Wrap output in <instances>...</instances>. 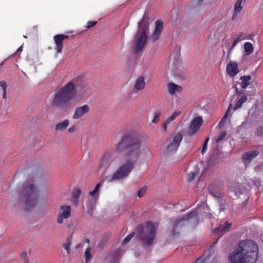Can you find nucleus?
Wrapping results in <instances>:
<instances>
[{
  "mask_svg": "<svg viewBox=\"0 0 263 263\" xmlns=\"http://www.w3.org/2000/svg\"><path fill=\"white\" fill-rule=\"evenodd\" d=\"M141 146V140L138 134L131 133L123 136L116 144L115 152L121 153L126 151L125 155L128 160L121 165L111 176L106 177L103 180L98 183L94 190L97 192L100 187L101 183L104 181L111 182L127 178L134 169L135 163L140 157Z\"/></svg>",
  "mask_w": 263,
  "mask_h": 263,
  "instance_id": "obj_1",
  "label": "nucleus"
},
{
  "mask_svg": "<svg viewBox=\"0 0 263 263\" xmlns=\"http://www.w3.org/2000/svg\"><path fill=\"white\" fill-rule=\"evenodd\" d=\"M258 254V247L254 241L243 240L229 254L228 260L230 263H256Z\"/></svg>",
  "mask_w": 263,
  "mask_h": 263,
  "instance_id": "obj_2",
  "label": "nucleus"
},
{
  "mask_svg": "<svg viewBox=\"0 0 263 263\" xmlns=\"http://www.w3.org/2000/svg\"><path fill=\"white\" fill-rule=\"evenodd\" d=\"M76 80L72 79L64 86L57 89L54 92L51 104L55 107H62L65 110L70 109L68 102L76 96Z\"/></svg>",
  "mask_w": 263,
  "mask_h": 263,
  "instance_id": "obj_3",
  "label": "nucleus"
},
{
  "mask_svg": "<svg viewBox=\"0 0 263 263\" xmlns=\"http://www.w3.org/2000/svg\"><path fill=\"white\" fill-rule=\"evenodd\" d=\"M42 191L33 183L25 185L20 194L17 204L23 205L26 211H30L37 205L40 192Z\"/></svg>",
  "mask_w": 263,
  "mask_h": 263,
  "instance_id": "obj_4",
  "label": "nucleus"
},
{
  "mask_svg": "<svg viewBox=\"0 0 263 263\" xmlns=\"http://www.w3.org/2000/svg\"><path fill=\"white\" fill-rule=\"evenodd\" d=\"M148 33V24L142 19L138 23V29L132 42V48L134 53H139L143 49L147 42Z\"/></svg>",
  "mask_w": 263,
  "mask_h": 263,
  "instance_id": "obj_5",
  "label": "nucleus"
},
{
  "mask_svg": "<svg viewBox=\"0 0 263 263\" xmlns=\"http://www.w3.org/2000/svg\"><path fill=\"white\" fill-rule=\"evenodd\" d=\"M137 231L138 237L144 247L152 245L156 238V230L152 222H147L145 227L142 225L138 226Z\"/></svg>",
  "mask_w": 263,
  "mask_h": 263,
  "instance_id": "obj_6",
  "label": "nucleus"
},
{
  "mask_svg": "<svg viewBox=\"0 0 263 263\" xmlns=\"http://www.w3.org/2000/svg\"><path fill=\"white\" fill-rule=\"evenodd\" d=\"M199 220V218L197 213L195 211H192L182 217L177 218L172 222V233L173 235L179 234V232H175V229L184 226V222L185 221H189L190 223L196 224L198 223Z\"/></svg>",
  "mask_w": 263,
  "mask_h": 263,
  "instance_id": "obj_7",
  "label": "nucleus"
},
{
  "mask_svg": "<svg viewBox=\"0 0 263 263\" xmlns=\"http://www.w3.org/2000/svg\"><path fill=\"white\" fill-rule=\"evenodd\" d=\"M182 138L183 136L182 134L180 133H174L166 141L168 144L165 150L166 153L167 154L175 153L177 151Z\"/></svg>",
  "mask_w": 263,
  "mask_h": 263,
  "instance_id": "obj_8",
  "label": "nucleus"
},
{
  "mask_svg": "<svg viewBox=\"0 0 263 263\" xmlns=\"http://www.w3.org/2000/svg\"><path fill=\"white\" fill-rule=\"evenodd\" d=\"M71 208L69 205H63L60 208L56 221L58 224H61L64 220L70 216Z\"/></svg>",
  "mask_w": 263,
  "mask_h": 263,
  "instance_id": "obj_9",
  "label": "nucleus"
},
{
  "mask_svg": "<svg viewBox=\"0 0 263 263\" xmlns=\"http://www.w3.org/2000/svg\"><path fill=\"white\" fill-rule=\"evenodd\" d=\"M202 123L203 120L201 117H198L193 119L189 125L187 135L190 136L194 135L200 128Z\"/></svg>",
  "mask_w": 263,
  "mask_h": 263,
  "instance_id": "obj_10",
  "label": "nucleus"
},
{
  "mask_svg": "<svg viewBox=\"0 0 263 263\" xmlns=\"http://www.w3.org/2000/svg\"><path fill=\"white\" fill-rule=\"evenodd\" d=\"M259 154V152L257 150L250 151L244 153L242 155L241 159L245 167H247L252 160Z\"/></svg>",
  "mask_w": 263,
  "mask_h": 263,
  "instance_id": "obj_11",
  "label": "nucleus"
},
{
  "mask_svg": "<svg viewBox=\"0 0 263 263\" xmlns=\"http://www.w3.org/2000/svg\"><path fill=\"white\" fill-rule=\"evenodd\" d=\"M68 37V35L61 34H57L53 37L54 42L55 44V50L58 53L62 52L63 48V41Z\"/></svg>",
  "mask_w": 263,
  "mask_h": 263,
  "instance_id": "obj_12",
  "label": "nucleus"
},
{
  "mask_svg": "<svg viewBox=\"0 0 263 263\" xmlns=\"http://www.w3.org/2000/svg\"><path fill=\"white\" fill-rule=\"evenodd\" d=\"M163 28V23L161 21H157L155 23V30L153 32L151 40L153 42L159 39Z\"/></svg>",
  "mask_w": 263,
  "mask_h": 263,
  "instance_id": "obj_13",
  "label": "nucleus"
},
{
  "mask_svg": "<svg viewBox=\"0 0 263 263\" xmlns=\"http://www.w3.org/2000/svg\"><path fill=\"white\" fill-rule=\"evenodd\" d=\"M112 152L110 150H107L103 155L100 163V167H104L108 166L111 161Z\"/></svg>",
  "mask_w": 263,
  "mask_h": 263,
  "instance_id": "obj_14",
  "label": "nucleus"
},
{
  "mask_svg": "<svg viewBox=\"0 0 263 263\" xmlns=\"http://www.w3.org/2000/svg\"><path fill=\"white\" fill-rule=\"evenodd\" d=\"M89 110V107L87 104L77 107L75 109L72 118L73 119H79L84 114L88 112Z\"/></svg>",
  "mask_w": 263,
  "mask_h": 263,
  "instance_id": "obj_15",
  "label": "nucleus"
},
{
  "mask_svg": "<svg viewBox=\"0 0 263 263\" xmlns=\"http://www.w3.org/2000/svg\"><path fill=\"white\" fill-rule=\"evenodd\" d=\"M227 71L230 76H235L239 72L237 63L235 61L229 62L227 66Z\"/></svg>",
  "mask_w": 263,
  "mask_h": 263,
  "instance_id": "obj_16",
  "label": "nucleus"
},
{
  "mask_svg": "<svg viewBox=\"0 0 263 263\" xmlns=\"http://www.w3.org/2000/svg\"><path fill=\"white\" fill-rule=\"evenodd\" d=\"M248 39H249V35L245 33L241 32L238 34L236 35V38L234 39L232 45L229 49L230 51L229 52V54L230 53L231 50L233 49L239 42Z\"/></svg>",
  "mask_w": 263,
  "mask_h": 263,
  "instance_id": "obj_17",
  "label": "nucleus"
},
{
  "mask_svg": "<svg viewBox=\"0 0 263 263\" xmlns=\"http://www.w3.org/2000/svg\"><path fill=\"white\" fill-rule=\"evenodd\" d=\"M81 194V191L79 188L74 189L72 192V199L71 201L73 204L76 206L79 204V199Z\"/></svg>",
  "mask_w": 263,
  "mask_h": 263,
  "instance_id": "obj_18",
  "label": "nucleus"
},
{
  "mask_svg": "<svg viewBox=\"0 0 263 263\" xmlns=\"http://www.w3.org/2000/svg\"><path fill=\"white\" fill-rule=\"evenodd\" d=\"M69 124V121L65 119L62 122L58 123L55 125V130L57 132H62L66 129Z\"/></svg>",
  "mask_w": 263,
  "mask_h": 263,
  "instance_id": "obj_19",
  "label": "nucleus"
},
{
  "mask_svg": "<svg viewBox=\"0 0 263 263\" xmlns=\"http://www.w3.org/2000/svg\"><path fill=\"white\" fill-rule=\"evenodd\" d=\"M145 85L144 77H140L137 79L134 85V89L136 90L143 89Z\"/></svg>",
  "mask_w": 263,
  "mask_h": 263,
  "instance_id": "obj_20",
  "label": "nucleus"
},
{
  "mask_svg": "<svg viewBox=\"0 0 263 263\" xmlns=\"http://www.w3.org/2000/svg\"><path fill=\"white\" fill-rule=\"evenodd\" d=\"M167 89L168 93L173 95L176 92H180L181 90V87L175 83H170L167 85Z\"/></svg>",
  "mask_w": 263,
  "mask_h": 263,
  "instance_id": "obj_21",
  "label": "nucleus"
},
{
  "mask_svg": "<svg viewBox=\"0 0 263 263\" xmlns=\"http://www.w3.org/2000/svg\"><path fill=\"white\" fill-rule=\"evenodd\" d=\"M238 96L237 101L233 107L234 110H236L237 109L241 107L242 104L246 102L247 100V96L246 93L243 94L240 96Z\"/></svg>",
  "mask_w": 263,
  "mask_h": 263,
  "instance_id": "obj_22",
  "label": "nucleus"
},
{
  "mask_svg": "<svg viewBox=\"0 0 263 263\" xmlns=\"http://www.w3.org/2000/svg\"><path fill=\"white\" fill-rule=\"evenodd\" d=\"M231 226V223L228 222H225L222 225H221L218 228L214 229V232L215 233L219 234L222 232L228 230Z\"/></svg>",
  "mask_w": 263,
  "mask_h": 263,
  "instance_id": "obj_23",
  "label": "nucleus"
},
{
  "mask_svg": "<svg viewBox=\"0 0 263 263\" xmlns=\"http://www.w3.org/2000/svg\"><path fill=\"white\" fill-rule=\"evenodd\" d=\"M241 81V87L245 89L250 84L251 77L250 76H243L240 78Z\"/></svg>",
  "mask_w": 263,
  "mask_h": 263,
  "instance_id": "obj_24",
  "label": "nucleus"
},
{
  "mask_svg": "<svg viewBox=\"0 0 263 263\" xmlns=\"http://www.w3.org/2000/svg\"><path fill=\"white\" fill-rule=\"evenodd\" d=\"M244 48L247 55L251 54L254 50L252 44L250 42H246L244 44Z\"/></svg>",
  "mask_w": 263,
  "mask_h": 263,
  "instance_id": "obj_25",
  "label": "nucleus"
},
{
  "mask_svg": "<svg viewBox=\"0 0 263 263\" xmlns=\"http://www.w3.org/2000/svg\"><path fill=\"white\" fill-rule=\"evenodd\" d=\"M71 245V240L70 238H68L66 240L65 243L63 245V247L64 249H65L67 251V254H70V247Z\"/></svg>",
  "mask_w": 263,
  "mask_h": 263,
  "instance_id": "obj_26",
  "label": "nucleus"
},
{
  "mask_svg": "<svg viewBox=\"0 0 263 263\" xmlns=\"http://www.w3.org/2000/svg\"><path fill=\"white\" fill-rule=\"evenodd\" d=\"M242 2V0H237L235 4L234 11L236 12H240L242 10V7L241 6V4Z\"/></svg>",
  "mask_w": 263,
  "mask_h": 263,
  "instance_id": "obj_27",
  "label": "nucleus"
},
{
  "mask_svg": "<svg viewBox=\"0 0 263 263\" xmlns=\"http://www.w3.org/2000/svg\"><path fill=\"white\" fill-rule=\"evenodd\" d=\"M219 204V210L220 211H223L226 208V200L219 198L218 200Z\"/></svg>",
  "mask_w": 263,
  "mask_h": 263,
  "instance_id": "obj_28",
  "label": "nucleus"
},
{
  "mask_svg": "<svg viewBox=\"0 0 263 263\" xmlns=\"http://www.w3.org/2000/svg\"><path fill=\"white\" fill-rule=\"evenodd\" d=\"M180 114V111H175L170 117H168L165 121H166L167 123H170Z\"/></svg>",
  "mask_w": 263,
  "mask_h": 263,
  "instance_id": "obj_29",
  "label": "nucleus"
},
{
  "mask_svg": "<svg viewBox=\"0 0 263 263\" xmlns=\"http://www.w3.org/2000/svg\"><path fill=\"white\" fill-rule=\"evenodd\" d=\"M232 106V104H230L225 113V115L224 116H223V117L222 118V119H221V121L220 122V126L222 125V124H223V123H224V122L226 121V120H227V118H228V114Z\"/></svg>",
  "mask_w": 263,
  "mask_h": 263,
  "instance_id": "obj_30",
  "label": "nucleus"
},
{
  "mask_svg": "<svg viewBox=\"0 0 263 263\" xmlns=\"http://www.w3.org/2000/svg\"><path fill=\"white\" fill-rule=\"evenodd\" d=\"M254 134L256 136L263 137V126H258L254 132Z\"/></svg>",
  "mask_w": 263,
  "mask_h": 263,
  "instance_id": "obj_31",
  "label": "nucleus"
},
{
  "mask_svg": "<svg viewBox=\"0 0 263 263\" xmlns=\"http://www.w3.org/2000/svg\"><path fill=\"white\" fill-rule=\"evenodd\" d=\"M85 261L88 262L91 260L90 249L88 248L85 252Z\"/></svg>",
  "mask_w": 263,
  "mask_h": 263,
  "instance_id": "obj_32",
  "label": "nucleus"
},
{
  "mask_svg": "<svg viewBox=\"0 0 263 263\" xmlns=\"http://www.w3.org/2000/svg\"><path fill=\"white\" fill-rule=\"evenodd\" d=\"M161 115V113L160 111H156L155 112V115H154V118L152 120V122L154 123H157L159 120Z\"/></svg>",
  "mask_w": 263,
  "mask_h": 263,
  "instance_id": "obj_33",
  "label": "nucleus"
},
{
  "mask_svg": "<svg viewBox=\"0 0 263 263\" xmlns=\"http://www.w3.org/2000/svg\"><path fill=\"white\" fill-rule=\"evenodd\" d=\"M134 235H135V233L134 232L131 233L126 238H125L123 239V240L122 241V243L123 245H126L127 243H128V242L130 241V240L134 237Z\"/></svg>",
  "mask_w": 263,
  "mask_h": 263,
  "instance_id": "obj_34",
  "label": "nucleus"
},
{
  "mask_svg": "<svg viewBox=\"0 0 263 263\" xmlns=\"http://www.w3.org/2000/svg\"><path fill=\"white\" fill-rule=\"evenodd\" d=\"M209 141V137H208L204 142L203 144L202 149L201 150V153L204 154L207 149L208 143Z\"/></svg>",
  "mask_w": 263,
  "mask_h": 263,
  "instance_id": "obj_35",
  "label": "nucleus"
},
{
  "mask_svg": "<svg viewBox=\"0 0 263 263\" xmlns=\"http://www.w3.org/2000/svg\"><path fill=\"white\" fill-rule=\"evenodd\" d=\"M226 136V133L225 132L221 133L217 137V139H216V143L220 142L221 140H222Z\"/></svg>",
  "mask_w": 263,
  "mask_h": 263,
  "instance_id": "obj_36",
  "label": "nucleus"
},
{
  "mask_svg": "<svg viewBox=\"0 0 263 263\" xmlns=\"http://www.w3.org/2000/svg\"><path fill=\"white\" fill-rule=\"evenodd\" d=\"M146 189L147 188L146 186H144L138 192V196L140 198L142 197L145 193Z\"/></svg>",
  "mask_w": 263,
  "mask_h": 263,
  "instance_id": "obj_37",
  "label": "nucleus"
},
{
  "mask_svg": "<svg viewBox=\"0 0 263 263\" xmlns=\"http://www.w3.org/2000/svg\"><path fill=\"white\" fill-rule=\"evenodd\" d=\"M235 94L238 95V96H241L243 94L246 93V91L243 90H239L238 88L237 87H235Z\"/></svg>",
  "mask_w": 263,
  "mask_h": 263,
  "instance_id": "obj_38",
  "label": "nucleus"
},
{
  "mask_svg": "<svg viewBox=\"0 0 263 263\" xmlns=\"http://www.w3.org/2000/svg\"><path fill=\"white\" fill-rule=\"evenodd\" d=\"M195 178V173L194 172H190L188 174L187 180L189 181H193Z\"/></svg>",
  "mask_w": 263,
  "mask_h": 263,
  "instance_id": "obj_39",
  "label": "nucleus"
},
{
  "mask_svg": "<svg viewBox=\"0 0 263 263\" xmlns=\"http://www.w3.org/2000/svg\"><path fill=\"white\" fill-rule=\"evenodd\" d=\"M97 23V21H89L87 24V28H90L95 26Z\"/></svg>",
  "mask_w": 263,
  "mask_h": 263,
  "instance_id": "obj_40",
  "label": "nucleus"
},
{
  "mask_svg": "<svg viewBox=\"0 0 263 263\" xmlns=\"http://www.w3.org/2000/svg\"><path fill=\"white\" fill-rule=\"evenodd\" d=\"M121 254H122V251L120 249H117L114 253V256L115 257H118L120 256Z\"/></svg>",
  "mask_w": 263,
  "mask_h": 263,
  "instance_id": "obj_41",
  "label": "nucleus"
},
{
  "mask_svg": "<svg viewBox=\"0 0 263 263\" xmlns=\"http://www.w3.org/2000/svg\"><path fill=\"white\" fill-rule=\"evenodd\" d=\"M0 87H1L3 88V90H7V85L5 81H0Z\"/></svg>",
  "mask_w": 263,
  "mask_h": 263,
  "instance_id": "obj_42",
  "label": "nucleus"
},
{
  "mask_svg": "<svg viewBox=\"0 0 263 263\" xmlns=\"http://www.w3.org/2000/svg\"><path fill=\"white\" fill-rule=\"evenodd\" d=\"M168 123H167L166 121H165L162 124V128L164 132L166 131L167 126L168 124Z\"/></svg>",
  "mask_w": 263,
  "mask_h": 263,
  "instance_id": "obj_43",
  "label": "nucleus"
},
{
  "mask_svg": "<svg viewBox=\"0 0 263 263\" xmlns=\"http://www.w3.org/2000/svg\"><path fill=\"white\" fill-rule=\"evenodd\" d=\"M76 130V126H72L70 128H68V131L69 133H73Z\"/></svg>",
  "mask_w": 263,
  "mask_h": 263,
  "instance_id": "obj_44",
  "label": "nucleus"
},
{
  "mask_svg": "<svg viewBox=\"0 0 263 263\" xmlns=\"http://www.w3.org/2000/svg\"><path fill=\"white\" fill-rule=\"evenodd\" d=\"M239 12H235V11H234V12L233 13V15L232 16V20H234L236 18V17H237V14L238 13H239Z\"/></svg>",
  "mask_w": 263,
  "mask_h": 263,
  "instance_id": "obj_45",
  "label": "nucleus"
},
{
  "mask_svg": "<svg viewBox=\"0 0 263 263\" xmlns=\"http://www.w3.org/2000/svg\"><path fill=\"white\" fill-rule=\"evenodd\" d=\"M203 0H193V3L197 5H200L203 2Z\"/></svg>",
  "mask_w": 263,
  "mask_h": 263,
  "instance_id": "obj_46",
  "label": "nucleus"
},
{
  "mask_svg": "<svg viewBox=\"0 0 263 263\" xmlns=\"http://www.w3.org/2000/svg\"><path fill=\"white\" fill-rule=\"evenodd\" d=\"M97 193V192L93 190V191L89 192V194L91 196H93L95 195V194Z\"/></svg>",
  "mask_w": 263,
  "mask_h": 263,
  "instance_id": "obj_47",
  "label": "nucleus"
},
{
  "mask_svg": "<svg viewBox=\"0 0 263 263\" xmlns=\"http://www.w3.org/2000/svg\"><path fill=\"white\" fill-rule=\"evenodd\" d=\"M7 90H3V99H5L6 97Z\"/></svg>",
  "mask_w": 263,
  "mask_h": 263,
  "instance_id": "obj_48",
  "label": "nucleus"
},
{
  "mask_svg": "<svg viewBox=\"0 0 263 263\" xmlns=\"http://www.w3.org/2000/svg\"><path fill=\"white\" fill-rule=\"evenodd\" d=\"M27 256V253L26 252H23L21 254V257L23 258H25Z\"/></svg>",
  "mask_w": 263,
  "mask_h": 263,
  "instance_id": "obj_49",
  "label": "nucleus"
},
{
  "mask_svg": "<svg viewBox=\"0 0 263 263\" xmlns=\"http://www.w3.org/2000/svg\"><path fill=\"white\" fill-rule=\"evenodd\" d=\"M203 259L201 257L198 258L195 263H202Z\"/></svg>",
  "mask_w": 263,
  "mask_h": 263,
  "instance_id": "obj_50",
  "label": "nucleus"
},
{
  "mask_svg": "<svg viewBox=\"0 0 263 263\" xmlns=\"http://www.w3.org/2000/svg\"><path fill=\"white\" fill-rule=\"evenodd\" d=\"M102 245H102V243H101V242H100L98 243V247H99L100 248H102Z\"/></svg>",
  "mask_w": 263,
  "mask_h": 263,
  "instance_id": "obj_51",
  "label": "nucleus"
},
{
  "mask_svg": "<svg viewBox=\"0 0 263 263\" xmlns=\"http://www.w3.org/2000/svg\"><path fill=\"white\" fill-rule=\"evenodd\" d=\"M22 46H21V47H20L18 48V49H17V51H22Z\"/></svg>",
  "mask_w": 263,
  "mask_h": 263,
  "instance_id": "obj_52",
  "label": "nucleus"
},
{
  "mask_svg": "<svg viewBox=\"0 0 263 263\" xmlns=\"http://www.w3.org/2000/svg\"><path fill=\"white\" fill-rule=\"evenodd\" d=\"M80 244H77L76 245L75 248H76V249H78L80 247Z\"/></svg>",
  "mask_w": 263,
  "mask_h": 263,
  "instance_id": "obj_53",
  "label": "nucleus"
},
{
  "mask_svg": "<svg viewBox=\"0 0 263 263\" xmlns=\"http://www.w3.org/2000/svg\"><path fill=\"white\" fill-rule=\"evenodd\" d=\"M176 49L177 51H179V50H180V47H176Z\"/></svg>",
  "mask_w": 263,
  "mask_h": 263,
  "instance_id": "obj_54",
  "label": "nucleus"
},
{
  "mask_svg": "<svg viewBox=\"0 0 263 263\" xmlns=\"http://www.w3.org/2000/svg\"><path fill=\"white\" fill-rule=\"evenodd\" d=\"M85 242L87 243H89V240L88 239H85Z\"/></svg>",
  "mask_w": 263,
  "mask_h": 263,
  "instance_id": "obj_55",
  "label": "nucleus"
},
{
  "mask_svg": "<svg viewBox=\"0 0 263 263\" xmlns=\"http://www.w3.org/2000/svg\"><path fill=\"white\" fill-rule=\"evenodd\" d=\"M93 200H94L95 201H96V199L95 197L93 198Z\"/></svg>",
  "mask_w": 263,
  "mask_h": 263,
  "instance_id": "obj_56",
  "label": "nucleus"
},
{
  "mask_svg": "<svg viewBox=\"0 0 263 263\" xmlns=\"http://www.w3.org/2000/svg\"><path fill=\"white\" fill-rule=\"evenodd\" d=\"M25 263H28V261L25 260Z\"/></svg>",
  "mask_w": 263,
  "mask_h": 263,
  "instance_id": "obj_57",
  "label": "nucleus"
}]
</instances>
